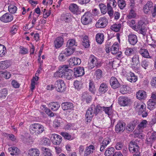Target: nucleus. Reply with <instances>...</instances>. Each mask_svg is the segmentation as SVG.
Masks as SVG:
<instances>
[{
  "mask_svg": "<svg viewBox=\"0 0 156 156\" xmlns=\"http://www.w3.org/2000/svg\"><path fill=\"white\" fill-rule=\"evenodd\" d=\"M69 9L72 12H76L78 10L79 7L76 4L74 3H72L70 5Z\"/></svg>",
  "mask_w": 156,
  "mask_h": 156,
  "instance_id": "obj_41",
  "label": "nucleus"
},
{
  "mask_svg": "<svg viewBox=\"0 0 156 156\" xmlns=\"http://www.w3.org/2000/svg\"><path fill=\"white\" fill-rule=\"evenodd\" d=\"M122 27V25L119 23H116L111 26V29L115 32H118L119 31Z\"/></svg>",
  "mask_w": 156,
  "mask_h": 156,
  "instance_id": "obj_37",
  "label": "nucleus"
},
{
  "mask_svg": "<svg viewBox=\"0 0 156 156\" xmlns=\"http://www.w3.org/2000/svg\"><path fill=\"white\" fill-rule=\"evenodd\" d=\"M54 87L56 90L59 92H63L66 88L64 81L61 79L58 80L56 81Z\"/></svg>",
  "mask_w": 156,
  "mask_h": 156,
  "instance_id": "obj_6",
  "label": "nucleus"
},
{
  "mask_svg": "<svg viewBox=\"0 0 156 156\" xmlns=\"http://www.w3.org/2000/svg\"><path fill=\"white\" fill-rule=\"evenodd\" d=\"M19 53L22 55H25L27 54L28 52V49L21 46L20 48Z\"/></svg>",
  "mask_w": 156,
  "mask_h": 156,
  "instance_id": "obj_61",
  "label": "nucleus"
},
{
  "mask_svg": "<svg viewBox=\"0 0 156 156\" xmlns=\"http://www.w3.org/2000/svg\"><path fill=\"white\" fill-rule=\"evenodd\" d=\"M152 2L150 1L147 2L143 7V10L144 13L146 14L148 13L152 9Z\"/></svg>",
  "mask_w": 156,
  "mask_h": 156,
  "instance_id": "obj_23",
  "label": "nucleus"
},
{
  "mask_svg": "<svg viewBox=\"0 0 156 156\" xmlns=\"http://www.w3.org/2000/svg\"><path fill=\"white\" fill-rule=\"evenodd\" d=\"M103 75V72L100 69L96 70L95 73V76L97 79L98 80L101 79Z\"/></svg>",
  "mask_w": 156,
  "mask_h": 156,
  "instance_id": "obj_44",
  "label": "nucleus"
},
{
  "mask_svg": "<svg viewBox=\"0 0 156 156\" xmlns=\"http://www.w3.org/2000/svg\"><path fill=\"white\" fill-rule=\"evenodd\" d=\"M139 53L144 58H151V56L149 55V53L147 49L141 48L139 51Z\"/></svg>",
  "mask_w": 156,
  "mask_h": 156,
  "instance_id": "obj_31",
  "label": "nucleus"
},
{
  "mask_svg": "<svg viewBox=\"0 0 156 156\" xmlns=\"http://www.w3.org/2000/svg\"><path fill=\"white\" fill-rule=\"evenodd\" d=\"M95 113V106L92 105L87 110L86 114V118L87 122H90L91 120Z\"/></svg>",
  "mask_w": 156,
  "mask_h": 156,
  "instance_id": "obj_5",
  "label": "nucleus"
},
{
  "mask_svg": "<svg viewBox=\"0 0 156 156\" xmlns=\"http://www.w3.org/2000/svg\"><path fill=\"white\" fill-rule=\"evenodd\" d=\"M118 4L119 7L121 9H123L125 7L126 5L125 2L123 0H118Z\"/></svg>",
  "mask_w": 156,
  "mask_h": 156,
  "instance_id": "obj_63",
  "label": "nucleus"
},
{
  "mask_svg": "<svg viewBox=\"0 0 156 156\" xmlns=\"http://www.w3.org/2000/svg\"><path fill=\"white\" fill-rule=\"evenodd\" d=\"M148 125L147 121L146 120H143L139 123L138 128L139 129L142 130L146 128Z\"/></svg>",
  "mask_w": 156,
  "mask_h": 156,
  "instance_id": "obj_34",
  "label": "nucleus"
},
{
  "mask_svg": "<svg viewBox=\"0 0 156 156\" xmlns=\"http://www.w3.org/2000/svg\"><path fill=\"white\" fill-rule=\"evenodd\" d=\"M39 79L38 77L35 76V77H34L32 80H31V90L32 91L35 88V85L37 83V82Z\"/></svg>",
  "mask_w": 156,
  "mask_h": 156,
  "instance_id": "obj_47",
  "label": "nucleus"
},
{
  "mask_svg": "<svg viewBox=\"0 0 156 156\" xmlns=\"http://www.w3.org/2000/svg\"><path fill=\"white\" fill-rule=\"evenodd\" d=\"M99 6L101 12L103 14H105L107 11L106 6L103 3L100 4Z\"/></svg>",
  "mask_w": 156,
  "mask_h": 156,
  "instance_id": "obj_58",
  "label": "nucleus"
},
{
  "mask_svg": "<svg viewBox=\"0 0 156 156\" xmlns=\"http://www.w3.org/2000/svg\"><path fill=\"white\" fill-rule=\"evenodd\" d=\"M61 19L62 20L65 21L66 23H69L71 20V16L68 13L63 14L61 16Z\"/></svg>",
  "mask_w": 156,
  "mask_h": 156,
  "instance_id": "obj_36",
  "label": "nucleus"
},
{
  "mask_svg": "<svg viewBox=\"0 0 156 156\" xmlns=\"http://www.w3.org/2000/svg\"><path fill=\"white\" fill-rule=\"evenodd\" d=\"M150 64V62L147 59L142 60L141 63L142 67L145 69H146Z\"/></svg>",
  "mask_w": 156,
  "mask_h": 156,
  "instance_id": "obj_56",
  "label": "nucleus"
},
{
  "mask_svg": "<svg viewBox=\"0 0 156 156\" xmlns=\"http://www.w3.org/2000/svg\"><path fill=\"white\" fill-rule=\"evenodd\" d=\"M82 44L85 48H88L90 44L89 40L87 36H85L83 37Z\"/></svg>",
  "mask_w": 156,
  "mask_h": 156,
  "instance_id": "obj_45",
  "label": "nucleus"
},
{
  "mask_svg": "<svg viewBox=\"0 0 156 156\" xmlns=\"http://www.w3.org/2000/svg\"><path fill=\"white\" fill-rule=\"evenodd\" d=\"M135 9L133 5H131L130 6V12L128 16L129 18H134L136 16V14L135 12Z\"/></svg>",
  "mask_w": 156,
  "mask_h": 156,
  "instance_id": "obj_33",
  "label": "nucleus"
},
{
  "mask_svg": "<svg viewBox=\"0 0 156 156\" xmlns=\"http://www.w3.org/2000/svg\"><path fill=\"white\" fill-rule=\"evenodd\" d=\"M147 96L146 93L144 90H139L136 93V97L139 100L144 99Z\"/></svg>",
  "mask_w": 156,
  "mask_h": 156,
  "instance_id": "obj_25",
  "label": "nucleus"
},
{
  "mask_svg": "<svg viewBox=\"0 0 156 156\" xmlns=\"http://www.w3.org/2000/svg\"><path fill=\"white\" fill-rule=\"evenodd\" d=\"M61 135H62L64 138L68 140H72L74 138L70 134L66 132H61Z\"/></svg>",
  "mask_w": 156,
  "mask_h": 156,
  "instance_id": "obj_51",
  "label": "nucleus"
},
{
  "mask_svg": "<svg viewBox=\"0 0 156 156\" xmlns=\"http://www.w3.org/2000/svg\"><path fill=\"white\" fill-rule=\"evenodd\" d=\"M42 153L44 156H52L49 149L48 148L42 147L41 148Z\"/></svg>",
  "mask_w": 156,
  "mask_h": 156,
  "instance_id": "obj_42",
  "label": "nucleus"
},
{
  "mask_svg": "<svg viewBox=\"0 0 156 156\" xmlns=\"http://www.w3.org/2000/svg\"><path fill=\"white\" fill-rule=\"evenodd\" d=\"M103 111L105 112V114H107L110 119L113 116V111L112 109V106L109 107H103Z\"/></svg>",
  "mask_w": 156,
  "mask_h": 156,
  "instance_id": "obj_26",
  "label": "nucleus"
},
{
  "mask_svg": "<svg viewBox=\"0 0 156 156\" xmlns=\"http://www.w3.org/2000/svg\"><path fill=\"white\" fill-rule=\"evenodd\" d=\"M48 106L51 108L52 110L53 111H57L60 107V105L57 102H52L48 104Z\"/></svg>",
  "mask_w": 156,
  "mask_h": 156,
  "instance_id": "obj_35",
  "label": "nucleus"
},
{
  "mask_svg": "<svg viewBox=\"0 0 156 156\" xmlns=\"http://www.w3.org/2000/svg\"><path fill=\"white\" fill-rule=\"evenodd\" d=\"M7 95V91L6 89H3L0 91V98H5Z\"/></svg>",
  "mask_w": 156,
  "mask_h": 156,
  "instance_id": "obj_64",
  "label": "nucleus"
},
{
  "mask_svg": "<svg viewBox=\"0 0 156 156\" xmlns=\"http://www.w3.org/2000/svg\"><path fill=\"white\" fill-rule=\"evenodd\" d=\"M89 90L92 93L94 94L95 91L94 83L90 81L89 83Z\"/></svg>",
  "mask_w": 156,
  "mask_h": 156,
  "instance_id": "obj_59",
  "label": "nucleus"
},
{
  "mask_svg": "<svg viewBox=\"0 0 156 156\" xmlns=\"http://www.w3.org/2000/svg\"><path fill=\"white\" fill-rule=\"evenodd\" d=\"M92 20V15L90 12H86L81 17V21L84 25L90 23Z\"/></svg>",
  "mask_w": 156,
  "mask_h": 156,
  "instance_id": "obj_7",
  "label": "nucleus"
},
{
  "mask_svg": "<svg viewBox=\"0 0 156 156\" xmlns=\"http://www.w3.org/2000/svg\"><path fill=\"white\" fill-rule=\"evenodd\" d=\"M134 52L133 48L127 47L125 49V53L126 55L130 56L134 53Z\"/></svg>",
  "mask_w": 156,
  "mask_h": 156,
  "instance_id": "obj_53",
  "label": "nucleus"
},
{
  "mask_svg": "<svg viewBox=\"0 0 156 156\" xmlns=\"http://www.w3.org/2000/svg\"><path fill=\"white\" fill-rule=\"evenodd\" d=\"M8 9L9 12L13 14L17 11V8L14 5H10L8 6Z\"/></svg>",
  "mask_w": 156,
  "mask_h": 156,
  "instance_id": "obj_48",
  "label": "nucleus"
},
{
  "mask_svg": "<svg viewBox=\"0 0 156 156\" xmlns=\"http://www.w3.org/2000/svg\"><path fill=\"white\" fill-rule=\"evenodd\" d=\"M62 109L64 110H68L70 112L73 109L74 106L73 103L68 102H64L61 105Z\"/></svg>",
  "mask_w": 156,
  "mask_h": 156,
  "instance_id": "obj_13",
  "label": "nucleus"
},
{
  "mask_svg": "<svg viewBox=\"0 0 156 156\" xmlns=\"http://www.w3.org/2000/svg\"><path fill=\"white\" fill-rule=\"evenodd\" d=\"M84 69L83 67L78 66L74 68V75L77 77L82 76L85 74Z\"/></svg>",
  "mask_w": 156,
  "mask_h": 156,
  "instance_id": "obj_11",
  "label": "nucleus"
},
{
  "mask_svg": "<svg viewBox=\"0 0 156 156\" xmlns=\"http://www.w3.org/2000/svg\"><path fill=\"white\" fill-rule=\"evenodd\" d=\"M6 47L3 45L0 44V57H3L6 54Z\"/></svg>",
  "mask_w": 156,
  "mask_h": 156,
  "instance_id": "obj_46",
  "label": "nucleus"
},
{
  "mask_svg": "<svg viewBox=\"0 0 156 156\" xmlns=\"http://www.w3.org/2000/svg\"><path fill=\"white\" fill-rule=\"evenodd\" d=\"M74 75V72L69 69L68 65H63L59 67L58 70L54 73V76L56 78H64L67 80H70L73 77Z\"/></svg>",
  "mask_w": 156,
  "mask_h": 156,
  "instance_id": "obj_1",
  "label": "nucleus"
},
{
  "mask_svg": "<svg viewBox=\"0 0 156 156\" xmlns=\"http://www.w3.org/2000/svg\"><path fill=\"white\" fill-rule=\"evenodd\" d=\"M75 40L74 39H70L68 40L67 44L66 46L67 47L73 48L72 47L76 45Z\"/></svg>",
  "mask_w": 156,
  "mask_h": 156,
  "instance_id": "obj_57",
  "label": "nucleus"
},
{
  "mask_svg": "<svg viewBox=\"0 0 156 156\" xmlns=\"http://www.w3.org/2000/svg\"><path fill=\"white\" fill-rule=\"evenodd\" d=\"M119 44L117 42H115L112 46L111 51L113 54H116L118 52L119 50Z\"/></svg>",
  "mask_w": 156,
  "mask_h": 156,
  "instance_id": "obj_32",
  "label": "nucleus"
},
{
  "mask_svg": "<svg viewBox=\"0 0 156 156\" xmlns=\"http://www.w3.org/2000/svg\"><path fill=\"white\" fill-rule=\"evenodd\" d=\"M108 23V20L105 17H101L96 24V27L98 28H104Z\"/></svg>",
  "mask_w": 156,
  "mask_h": 156,
  "instance_id": "obj_9",
  "label": "nucleus"
},
{
  "mask_svg": "<svg viewBox=\"0 0 156 156\" xmlns=\"http://www.w3.org/2000/svg\"><path fill=\"white\" fill-rule=\"evenodd\" d=\"M156 140V133L154 132L151 133V136L147 138L148 144H152Z\"/></svg>",
  "mask_w": 156,
  "mask_h": 156,
  "instance_id": "obj_39",
  "label": "nucleus"
},
{
  "mask_svg": "<svg viewBox=\"0 0 156 156\" xmlns=\"http://www.w3.org/2000/svg\"><path fill=\"white\" fill-rule=\"evenodd\" d=\"M9 151L10 152V154L12 156L18 155L20 153V150L17 147H12L8 148Z\"/></svg>",
  "mask_w": 156,
  "mask_h": 156,
  "instance_id": "obj_27",
  "label": "nucleus"
},
{
  "mask_svg": "<svg viewBox=\"0 0 156 156\" xmlns=\"http://www.w3.org/2000/svg\"><path fill=\"white\" fill-rule=\"evenodd\" d=\"M92 98L90 95L86 92L83 93L82 96V100L85 101L87 103H89L91 101Z\"/></svg>",
  "mask_w": 156,
  "mask_h": 156,
  "instance_id": "obj_30",
  "label": "nucleus"
},
{
  "mask_svg": "<svg viewBox=\"0 0 156 156\" xmlns=\"http://www.w3.org/2000/svg\"><path fill=\"white\" fill-rule=\"evenodd\" d=\"M40 151L37 148H31L28 151V156H39Z\"/></svg>",
  "mask_w": 156,
  "mask_h": 156,
  "instance_id": "obj_24",
  "label": "nucleus"
},
{
  "mask_svg": "<svg viewBox=\"0 0 156 156\" xmlns=\"http://www.w3.org/2000/svg\"><path fill=\"white\" fill-rule=\"evenodd\" d=\"M42 12H43V17L44 18H47L51 14V10H47L45 9H44L42 10Z\"/></svg>",
  "mask_w": 156,
  "mask_h": 156,
  "instance_id": "obj_55",
  "label": "nucleus"
},
{
  "mask_svg": "<svg viewBox=\"0 0 156 156\" xmlns=\"http://www.w3.org/2000/svg\"><path fill=\"white\" fill-rule=\"evenodd\" d=\"M127 79L131 83H135L137 80V77L132 72H130L128 74Z\"/></svg>",
  "mask_w": 156,
  "mask_h": 156,
  "instance_id": "obj_22",
  "label": "nucleus"
},
{
  "mask_svg": "<svg viewBox=\"0 0 156 156\" xmlns=\"http://www.w3.org/2000/svg\"><path fill=\"white\" fill-rule=\"evenodd\" d=\"M68 56L62 51L58 56V59L60 62H63L67 59Z\"/></svg>",
  "mask_w": 156,
  "mask_h": 156,
  "instance_id": "obj_50",
  "label": "nucleus"
},
{
  "mask_svg": "<svg viewBox=\"0 0 156 156\" xmlns=\"http://www.w3.org/2000/svg\"><path fill=\"white\" fill-rule=\"evenodd\" d=\"M125 123L119 121L115 126V130L116 133H119L123 132L125 130Z\"/></svg>",
  "mask_w": 156,
  "mask_h": 156,
  "instance_id": "obj_16",
  "label": "nucleus"
},
{
  "mask_svg": "<svg viewBox=\"0 0 156 156\" xmlns=\"http://www.w3.org/2000/svg\"><path fill=\"white\" fill-rule=\"evenodd\" d=\"M111 142V139L109 137H107L104 138L101 144L100 151H103L105 148Z\"/></svg>",
  "mask_w": 156,
  "mask_h": 156,
  "instance_id": "obj_19",
  "label": "nucleus"
},
{
  "mask_svg": "<svg viewBox=\"0 0 156 156\" xmlns=\"http://www.w3.org/2000/svg\"><path fill=\"white\" fill-rule=\"evenodd\" d=\"M108 89V85L106 83H103L100 85L99 91L101 93L103 94L107 91Z\"/></svg>",
  "mask_w": 156,
  "mask_h": 156,
  "instance_id": "obj_28",
  "label": "nucleus"
},
{
  "mask_svg": "<svg viewBox=\"0 0 156 156\" xmlns=\"http://www.w3.org/2000/svg\"><path fill=\"white\" fill-rule=\"evenodd\" d=\"M110 83L112 87L114 89L118 88L120 86L117 79L114 76L111 77Z\"/></svg>",
  "mask_w": 156,
  "mask_h": 156,
  "instance_id": "obj_20",
  "label": "nucleus"
},
{
  "mask_svg": "<svg viewBox=\"0 0 156 156\" xmlns=\"http://www.w3.org/2000/svg\"><path fill=\"white\" fill-rule=\"evenodd\" d=\"M13 19V16L8 13L4 14L0 17V21L4 23L10 22Z\"/></svg>",
  "mask_w": 156,
  "mask_h": 156,
  "instance_id": "obj_10",
  "label": "nucleus"
},
{
  "mask_svg": "<svg viewBox=\"0 0 156 156\" xmlns=\"http://www.w3.org/2000/svg\"><path fill=\"white\" fill-rule=\"evenodd\" d=\"M9 63L7 61L0 62V68L2 69L7 68L8 67V65L7 63Z\"/></svg>",
  "mask_w": 156,
  "mask_h": 156,
  "instance_id": "obj_60",
  "label": "nucleus"
},
{
  "mask_svg": "<svg viewBox=\"0 0 156 156\" xmlns=\"http://www.w3.org/2000/svg\"><path fill=\"white\" fill-rule=\"evenodd\" d=\"M128 40L129 44L132 45H134L137 42V37L135 34H130L128 36Z\"/></svg>",
  "mask_w": 156,
  "mask_h": 156,
  "instance_id": "obj_18",
  "label": "nucleus"
},
{
  "mask_svg": "<svg viewBox=\"0 0 156 156\" xmlns=\"http://www.w3.org/2000/svg\"><path fill=\"white\" fill-rule=\"evenodd\" d=\"M135 108L139 115H141L143 117L147 115V112L145 111L146 105L142 103H137L135 104Z\"/></svg>",
  "mask_w": 156,
  "mask_h": 156,
  "instance_id": "obj_4",
  "label": "nucleus"
},
{
  "mask_svg": "<svg viewBox=\"0 0 156 156\" xmlns=\"http://www.w3.org/2000/svg\"><path fill=\"white\" fill-rule=\"evenodd\" d=\"M129 26L134 30H136V25L135 21L134 20H132L128 22Z\"/></svg>",
  "mask_w": 156,
  "mask_h": 156,
  "instance_id": "obj_62",
  "label": "nucleus"
},
{
  "mask_svg": "<svg viewBox=\"0 0 156 156\" xmlns=\"http://www.w3.org/2000/svg\"><path fill=\"white\" fill-rule=\"evenodd\" d=\"M74 50V49L73 48L68 47L62 51L68 57L73 53Z\"/></svg>",
  "mask_w": 156,
  "mask_h": 156,
  "instance_id": "obj_38",
  "label": "nucleus"
},
{
  "mask_svg": "<svg viewBox=\"0 0 156 156\" xmlns=\"http://www.w3.org/2000/svg\"><path fill=\"white\" fill-rule=\"evenodd\" d=\"M96 42L98 44H101L104 40V35L103 33H98L95 36Z\"/></svg>",
  "mask_w": 156,
  "mask_h": 156,
  "instance_id": "obj_29",
  "label": "nucleus"
},
{
  "mask_svg": "<svg viewBox=\"0 0 156 156\" xmlns=\"http://www.w3.org/2000/svg\"><path fill=\"white\" fill-rule=\"evenodd\" d=\"M147 108L150 109V110H152L155 107L156 102L153 100L152 99H150L149 101H147Z\"/></svg>",
  "mask_w": 156,
  "mask_h": 156,
  "instance_id": "obj_40",
  "label": "nucleus"
},
{
  "mask_svg": "<svg viewBox=\"0 0 156 156\" xmlns=\"http://www.w3.org/2000/svg\"><path fill=\"white\" fill-rule=\"evenodd\" d=\"M50 138L54 144L58 145L60 144L62 140L60 136L56 134H51Z\"/></svg>",
  "mask_w": 156,
  "mask_h": 156,
  "instance_id": "obj_8",
  "label": "nucleus"
},
{
  "mask_svg": "<svg viewBox=\"0 0 156 156\" xmlns=\"http://www.w3.org/2000/svg\"><path fill=\"white\" fill-rule=\"evenodd\" d=\"M95 148L93 145H90L86 147L84 151V156H88L93 153L95 151Z\"/></svg>",
  "mask_w": 156,
  "mask_h": 156,
  "instance_id": "obj_21",
  "label": "nucleus"
},
{
  "mask_svg": "<svg viewBox=\"0 0 156 156\" xmlns=\"http://www.w3.org/2000/svg\"><path fill=\"white\" fill-rule=\"evenodd\" d=\"M101 61L95 56L91 55L89 58L88 67L92 69L95 66L99 67L101 66Z\"/></svg>",
  "mask_w": 156,
  "mask_h": 156,
  "instance_id": "obj_3",
  "label": "nucleus"
},
{
  "mask_svg": "<svg viewBox=\"0 0 156 156\" xmlns=\"http://www.w3.org/2000/svg\"><path fill=\"white\" fill-rule=\"evenodd\" d=\"M129 88L128 86L123 85L120 88V92L123 94H126L129 91Z\"/></svg>",
  "mask_w": 156,
  "mask_h": 156,
  "instance_id": "obj_54",
  "label": "nucleus"
},
{
  "mask_svg": "<svg viewBox=\"0 0 156 156\" xmlns=\"http://www.w3.org/2000/svg\"><path fill=\"white\" fill-rule=\"evenodd\" d=\"M64 42V40L62 37H58L54 41V46L56 48H59L62 46Z\"/></svg>",
  "mask_w": 156,
  "mask_h": 156,
  "instance_id": "obj_12",
  "label": "nucleus"
},
{
  "mask_svg": "<svg viewBox=\"0 0 156 156\" xmlns=\"http://www.w3.org/2000/svg\"><path fill=\"white\" fill-rule=\"evenodd\" d=\"M41 142L42 145L45 146H49L50 144V141L48 138L43 137L41 140Z\"/></svg>",
  "mask_w": 156,
  "mask_h": 156,
  "instance_id": "obj_52",
  "label": "nucleus"
},
{
  "mask_svg": "<svg viewBox=\"0 0 156 156\" xmlns=\"http://www.w3.org/2000/svg\"><path fill=\"white\" fill-rule=\"evenodd\" d=\"M139 147L136 143L131 142L129 145V151L132 153L139 152Z\"/></svg>",
  "mask_w": 156,
  "mask_h": 156,
  "instance_id": "obj_15",
  "label": "nucleus"
},
{
  "mask_svg": "<svg viewBox=\"0 0 156 156\" xmlns=\"http://www.w3.org/2000/svg\"><path fill=\"white\" fill-rule=\"evenodd\" d=\"M119 103L122 106H126L128 105L130 101V100L128 98L125 97H120L119 98Z\"/></svg>",
  "mask_w": 156,
  "mask_h": 156,
  "instance_id": "obj_14",
  "label": "nucleus"
},
{
  "mask_svg": "<svg viewBox=\"0 0 156 156\" xmlns=\"http://www.w3.org/2000/svg\"><path fill=\"white\" fill-rule=\"evenodd\" d=\"M149 22L148 21H146V22H144L142 20L139 21L138 24L136 25V30H138L137 29H139L143 27H145L146 24L148 23Z\"/></svg>",
  "mask_w": 156,
  "mask_h": 156,
  "instance_id": "obj_49",
  "label": "nucleus"
},
{
  "mask_svg": "<svg viewBox=\"0 0 156 156\" xmlns=\"http://www.w3.org/2000/svg\"><path fill=\"white\" fill-rule=\"evenodd\" d=\"M69 62L70 66H75L79 65L81 62L80 59L77 57H71L69 60Z\"/></svg>",
  "mask_w": 156,
  "mask_h": 156,
  "instance_id": "obj_17",
  "label": "nucleus"
},
{
  "mask_svg": "<svg viewBox=\"0 0 156 156\" xmlns=\"http://www.w3.org/2000/svg\"><path fill=\"white\" fill-rule=\"evenodd\" d=\"M114 151L115 149L114 147L108 148L105 152V155L106 156H110L113 154Z\"/></svg>",
  "mask_w": 156,
  "mask_h": 156,
  "instance_id": "obj_43",
  "label": "nucleus"
},
{
  "mask_svg": "<svg viewBox=\"0 0 156 156\" xmlns=\"http://www.w3.org/2000/svg\"><path fill=\"white\" fill-rule=\"evenodd\" d=\"M30 131L31 134L38 136L44 131V127L39 123L33 124L30 126Z\"/></svg>",
  "mask_w": 156,
  "mask_h": 156,
  "instance_id": "obj_2",
  "label": "nucleus"
}]
</instances>
